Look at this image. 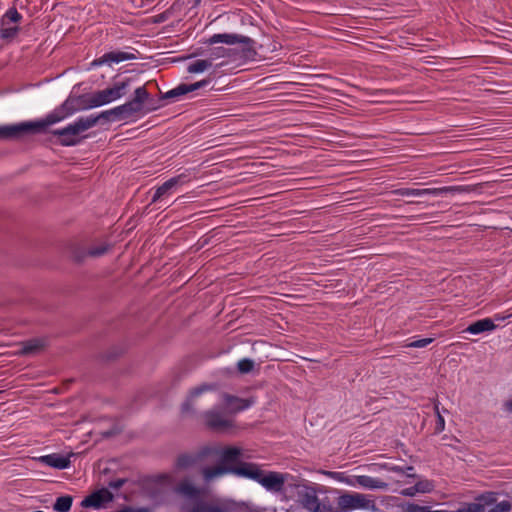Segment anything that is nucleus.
Returning a JSON list of instances; mask_svg holds the SVG:
<instances>
[{"mask_svg":"<svg viewBox=\"0 0 512 512\" xmlns=\"http://www.w3.org/2000/svg\"><path fill=\"white\" fill-rule=\"evenodd\" d=\"M403 512H412V511H411V508L409 507V505L404 509V511H403Z\"/></svg>","mask_w":512,"mask_h":512,"instance_id":"nucleus-52","label":"nucleus"},{"mask_svg":"<svg viewBox=\"0 0 512 512\" xmlns=\"http://www.w3.org/2000/svg\"><path fill=\"white\" fill-rule=\"evenodd\" d=\"M219 218V215H211V216H208L207 219L210 221V222H214L215 220H217Z\"/></svg>","mask_w":512,"mask_h":512,"instance_id":"nucleus-50","label":"nucleus"},{"mask_svg":"<svg viewBox=\"0 0 512 512\" xmlns=\"http://www.w3.org/2000/svg\"><path fill=\"white\" fill-rule=\"evenodd\" d=\"M124 483H125V479H117V480L111 481L109 483V486L114 489H119L124 485Z\"/></svg>","mask_w":512,"mask_h":512,"instance_id":"nucleus-45","label":"nucleus"},{"mask_svg":"<svg viewBox=\"0 0 512 512\" xmlns=\"http://www.w3.org/2000/svg\"><path fill=\"white\" fill-rule=\"evenodd\" d=\"M504 408L507 412H512V399L505 402Z\"/></svg>","mask_w":512,"mask_h":512,"instance_id":"nucleus-49","label":"nucleus"},{"mask_svg":"<svg viewBox=\"0 0 512 512\" xmlns=\"http://www.w3.org/2000/svg\"><path fill=\"white\" fill-rule=\"evenodd\" d=\"M80 111L99 107L95 92L76 95Z\"/></svg>","mask_w":512,"mask_h":512,"instance_id":"nucleus-23","label":"nucleus"},{"mask_svg":"<svg viewBox=\"0 0 512 512\" xmlns=\"http://www.w3.org/2000/svg\"><path fill=\"white\" fill-rule=\"evenodd\" d=\"M494 504V507H496V509H498L499 512H509L512 508L511 503L507 500L501 501L500 503H496L495 501L492 505Z\"/></svg>","mask_w":512,"mask_h":512,"instance_id":"nucleus-42","label":"nucleus"},{"mask_svg":"<svg viewBox=\"0 0 512 512\" xmlns=\"http://www.w3.org/2000/svg\"><path fill=\"white\" fill-rule=\"evenodd\" d=\"M433 341H434L433 338H423V339L415 340V341L407 344V347L422 348V347H426L427 345L431 344Z\"/></svg>","mask_w":512,"mask_h":512,"instance_id":"nucleus-40","label":"nucleus"},{"mask_svg":"<svg viewBox=\"0 0 512 512\" xmlns=\"http://www.w3.org/2000/svg\"><path fill=\"white\" fill-rule=\"evenodd\" d=\"M211 66H212L211 59H208V58L207 59H199V60H196V61L192 62L191 64H189V66L187 67V71L191 74H197V73L204 72Z\"/></svg>","mask_w":512,"mask_h":512,"instance_id":"nucleus-28","label":"nucleus"},{"mask_svg":"<svg viewBox=\"0 0 512 512\" xmlns=\"http://www.w3.org/2000/svg\"><path fill=\"white\" fill-rule=\"evenodd\" d=\"M416 493L418 492L414 491V486L408 487L403 491V494L406 496H414Z\"/></svg>","mask_w":512,"mask_h":512,"instance_id":"nucleus-48","label":"nucleus"},{"mask_svg":"<svg viewBox=\"0 0 512 512\" xmlns=\"http://www.w3.org/2000/svg\"><path fill=\"white\" fill-rule=\"evenodd\" d=\"M122 61L135 60L137 57L133 53L121 51Z\"/></svg>","mask_w":512,"mask_h":512,"instance_id":"nucleus-46","label":"nucleus"},{"mask_svg":"<svg viewBox=\"0 0 512 512\" xmlns=\"http://www.w3.org/2000/svg\"><path fill=\"white\" fill-rule=\"evenodd\" d=\"M254 361L248 358L241 359L237 363L238 371L241 374L250 373L254 369Z\"/></svg>","mask_w":512,"mask_h":512,"instance_id":"nucleus-35","label":"nucleus"},{"mask_svg":"<svg viewBox=\"0 0 512 512\" xmlns=\"http://www.w3.org/2000/svg\"><path fill=\"white\" fill-rule=\"evenodd\" d=\"M119 62H122L121 51H110L95 59L92 62V66H101L105 63L111 64Z\"/></svg>","mask_w":512,"mask_h":512,"instance_id":"nucleus-26","label":"nucleus"},{"mask_svg":"<svg viewBox=\"0 0 512 512\" xmlns=\"http://www.w3.org/2000/svg\"><path fill=\"white\" fill-rule=\"evenodd\" d=\"M199 457L192 454H182L178 456L176 465L179 469H187L193 466Z\"/></svg>","mask_w":512,"mask_h":512,"instance_id":"nucleus-31","label":"nucleus"},{"mask_svg":"<svg viewBox=\"0 0 512 512\" xmlns=\"http://www.w3.org/2000/svg\"><path fill=\"white\" fill-rule=\"evenodd\" d=\"M337 509L339 511H351L354 510V494L345 493L337 499Z\"/></svg>","mask_w":512,"mask_h":512,"instance_id":"nucleus-27","label":"nucleus"},{"mask_svg":"<svg viewBox=\"0 0 512 512\" xmlns=\"http://www.w3.org/2000/svg\"><path fill=\"white\" fill-rule=\"evenodd\" d=\"M111 249L112 245L104 241L75 240L68 246L70 258L77 264L83 263L88 257H101Z\"/></svg>","mask_w":512,"mask_h":512,"instance_id":"nucleus-7","label":"nucleus"},{"mask_svg":"<svg viewBox=\"0 0 512 512\" xmlns=\"http://www.w3.org/2000/svg\"><path fill=\"white\" fill-rule=\"evenodd\" d=\"M73 497L70 495L60 496L56 499L53 509L57 512H68L71 509Z\"/></svg>","mask_w":512,"mask_h":512,"instance_id":"nucleus-30","label":"nucleus"},{"mask_svg":"<svg viewBox=\"0 0 512 512\" xmlns=\"http://www.w3.org/2000/svg\"><path fill=\"white\" fill-rule=\"evenodd\" d=\"M22 20V15L15 7L9 8L2 16L0 21V37L3 40H13L20 31L18 25L11 26V24H18Z\"/></svg>","mask_w":512,"mask_h":512,"instance_id":"nucleus-11","label":"nucleus"},{"mask_svg":"<svg viewBox=\"0 0 512 512\" xmlns=\"http://www.w3.org/2000/svg\"><path fill=\"white\" fill-rule=\"evenodd\" d=\"M213 387L208 384H202L192 389L181 406L182 414H193L195 412L196 399L205 391L211 390Z\"/></svg>","mask_w":512,"mask_h":512,"instance_id":"nucleus-17","label":"nucleus"},{"mask_svg":"<svg viewBox=\"0 0 512 512\" xmlns=\"http://www.w3.org/2000/svg\"><path fill=\"white\" fill-rule=\"evenodd\" d=\"M210 82H211V79L207 78V79H203L201 81L195 82V83H190V84L186 83V88H187L188 93H191L200 88L207 86Z\"/></svg>","mask_w":512,"mask_h":512,"instance_id":"nucleus-38","label":"nucleus"},{"mask_svg":"<svg viewBox=\"0 0 512 512\" xmlns=\"http://www.w3.org/2000/svg\"><path fill=\"white\" fill-rule=\"evenodd\" d=\"M132 116L124 104L114 107L110 110L100 112L101 120L106 122L122 121Z\"/></svg>","mask_w":512,"mask_h":512,"instance_id":"nucleus-18","label":"nucleus"},{"mask_svg":"<svg viewBox=\"0 0 512 512\" xmlns=\"http://www.w3.org/2000/svg\"><path fill=\"white\" fill-rule=\"evenodd\" d=\"M223 400L226 406V409L229 413L235 414L240 411H243L249 408L253 403V399H242L237 396H233L230 394H223Z\"/></svg>","mask_w":512,"mask_h":512,"instance_id":"nucleus-16","label":"nucleus"},{"mask_svg":"<svg viewBox=\"0 0 512 512\" xmlns=\"http://www.w3.org/2000/svg\"><path fill=\"white\" fill-rule=\"evenodd\" d=\"M187 94H188V91L186 88V83H182V84L178 85L177 87H175L165 93H161V99L174 100V99H177V98L187 95Z\"/></svg>","mask_w":512,"mask_h":512,"instance_id":"nucleus-29","label":"nucleus"},{"mask_svg":"<svg viewBox=\"0 0 512 512\" xmlns=\"http://www.w3.org/2000/svg\"><path fill=\"white\" fill-rule=\"evenodd\" d=\"M117 512H150V510L148 508H133L130 506H126Z\"/></svg>","mask_w":512,"mask_h":512,"instance_id":"nucleus-43","label":"nucleus"},{"mask_svg":"<svg viewBox=\"0 0 512 512\" xmlns=\"http://www.w3.org/2000/svg\"><path fill=\"white\" fill-rule=\"evenodd\" d=\"M227 52H228L227 48L214 47L209 50V58L208 59H211V62H213L214 59L226 58V55H228Z\"/></svg>","mask_w":512,"mask_h":512,"instance_id":"nucleus-36","label":"nucleus"},{"mask_svg":"<svg viewBox=\"0 0 512 512\" xmlns=\"http://www.w3.org/2000/svg\"><path fill=\"white\" fill-rule=\"evenodd\" d=\"M319 498L316 495V492L314 490L306 491L304 494L301 495V505L303 508L310 512H317L319 511Z\"/></svg>","mask_w":512,"mask_h":512,"instance_id":"nucleus-22","label":"nucleus"},{"mask_svg":"<svg viewBox=\"0 0 512 512\" xmlns=\"http://www.w3.org/2000/svg\"><path fill=\"white\" fill-rule=\"evenodd\" d=\"M407 470L411 471V470H413V467L409 466V467H407Z\"/></svg>","mask_w":512,"mask_h":512,"instance_id":"nucleus-55","label":"nucleus"},{"mask_svg":"<svg viewBox=\"0 0 512 512\" xmlns=\"http://www.w3.org/2000/svg\"><path fill=\"white\" fill-rule=\"evenodd\" d=\"M177 495L192 505L183 507L185 512H234L233 505L221 499L204 500L205 490L195 486L191 480L183 479L174 488Z\"/></svg>","mask_w":512,"mask_h":512,"instance_id":"nucleus-2","label":"nucleus"},{"mask_svg":"<svg viewBox=\"0 0 512 512\" xmlns=\"http://www.w3.org/2000/svg\"><path fill=\"white\" fill-rule=\"evenodd\" d=\"M390 470L394 471V472H402L403 471V469L401 467H398V466H394Z\"/></svg>","mask_w":512,"mask_h":512,"instance_id":"nucleus-51","label":"nucleus"},{"mask_svg":"<svg viewBox=\"0 0 512 512\" xmlns=\"http://www.w3.org/2000/svg\"><path fill=\"white\" fill-rule=\"evenodd\" d=\"M168 19V11H165L163 13H160L159 15H157L156 19H155V23H161V22H164Z\"/></svg>","mask_w":512,"mask_h":512,"instance_id":"nucleus-47","label":"nucleus"},{"mask_svg":"<svg viewBox=\"0 0 512 512\" xmlns=\"http://www.w3.org/2000/svg\"><path fill=\"white\" fill-rule=\"evenodd\" d=\"M317 512H338V509L333 507L326 498V500L319 501V511Z\"/></svg>","mask_w":512,"mask_h":512,"instance_id":"nucleus-41","label":"nucleus"},{"mask_svg":"<svg viewBox=\"0 0 512 512\" xmlns=\"http://www.w3.org/2000/svg\"><path fill=\"white\" fill-rule=\"evenodd\" d=\"M189 181L187 174H179L165 181L162 185L156 188L155 192L151 197L150 204L157 203L171 196L177 187L187 183Z\"/></svg>","mask_w":512,"mask_h":512,"instance_id":"nucleus-12","label":"nucleus"},{"mask_svg":"<svg viewBox=\"0 0 512 512\" xmlns=\"http://www.w3.org/2000/svg\"><path fill=\"white\" fill-rule=\"evenodd\" d=\"M101 121L100 113L97 115H89L87 117H79L74 121L80 131L83 133L90 128L95 127Z\"/></svg>","mask_w":512,"mask_h":512,"instance_id":"nucleus-24","label":"nucleus"},{"mask_svg":"<svg viewBox=\"0 0 512 512\" xmlns=\"http://www.w3.org/2000/svg\"><path fill=\"white\" fill-rule=\"evenodd\" d=\"M496 496L495 492H484L475 497L474 502L463 503L455 511L432 510L429 506H420L418 504H409V507L412 512H485L486 507L491 506V504L497 501Z\"/></svg>","mask_w":512,"mask_h":512,"instance_id":"nucleus-8","label":"nucleus"},{"mask_svg":"<svg viewBox=\"0 0 512 512\" xmlns=\"http://www.w3.org/2000/svg\"><path fill=\"white\" fill-rule=\"evenodd\" d=\"M202 218H197V219H194L193 222H197L199 220H201Z\"/></svg>","mask_w":512,"mask_h":512,"instance_id":"nucleus-56","label":"nucleus"},{"mask_svg":"<svg viewBox=\"0 0 512 512\" xmlns=\"http://www.w3.org/2000/svg\"><path fill=\"white\" fill-rule=\"evenodd\" d=\"M482 184L476 185H464V186H445L440 188H398L392 190L390 193L394 196H400L407 198L405 201L407 204H423L426 203L423 200L426 196H442V195H456L461 193L475 192L480 188Z\"/></svg>","mask_w":512,"mask_h":512,"instance_id":"nucleus-5","label":"nucleus"},{"mask_svg":"<svg viewBox=\"0 0 512 512\" xmlns=\"http://www.w3.org/2000/svg\"><path fill=\"white\" fill-rule=\"evenodd\" d=\"M164 100L165 99H161V96L158 99H155L149 93V100H147V102L145 103L144 110L141 113L147 114V113H150V112H153V111L159 109L160 107H162L164 105L163 104Z\"/></svg>","mask_w":512,"mask_h":512,"instance_id":"nucleus-33","label":"nucleus"},{"mask_svg":"<svg viewBox=\"0 0 512 512\" xmlns=\"http://www.w3.org/2000/svg\"><path fill=\"white\" fill-rule=\"evenodd\" d=\"M205 425L216 432H224L234 426L232 419L226 417L224 412L216 409L209 410L203 414Z\"/></svg>","mask_w":512,"mask_h":512,"instance_id":"nucleus-13","label":"nucleus"},{"mask_svg":"<svg viewBox=\"0 0 512 512\" xmlns=\"http://www.w3.org/2000/svg\"><path fill=\"white\" fill-rule=\"evenodd\" d=\"M38 461L56 469H66L71 463L69 457H64L56 453L41 456L38 458Z\"/></svg>","mask_w":512,"mask_h":512,"instance_id":"nucleus-19","label":"nucleus"},{"mask_svg":"<svg viewBox=\"0 0 512 512\" xmlns=\"http://www.w3.org/2000/svg\"><path fill=\"white\" fill-rule=\"evenodd\" d=\"M79 111L76 94L71 93L61 105L47 114L45 118L0 126V139L12 140L20 139L25 135L46 134L48 127L63 121Z\"/></svg>","mask_w":512,"mask_h":512,"instance_id":"nucleus-1","label":"nucleus"},{"mask_svg":"<svg viewBox=\"0 0 512 512\" xmlns=\"http://www.w3.org/2000/svg\"><path fill=\"white\" fill-rule=\"evenodd\" d=\"M132 82V78H125L122 81L114 82L111 86L118 99L127 94V90Z\"/></svg>","mask_w":512,"mask_h":512,"instance_id":"nucleus-32","label":"nucleus"},{"mask_svg":"<svg viewBox=\"0 0 512 512\" xmlns=\"http://www.w3.org/2000/svg\"><path fill=\"white\" fill-rule=\"evenodd\" d=\"M434 483L431 480H420L414 485V491L418 493H429L434 489Z\"/></svg>","mask_w":512,"mask_h":512,"instance_id":"nucleus-34","label":"nucleus"},{"mask_svg":"<svg viewBox=\"0 0 512 512\" xmlns=\"http://www.w3.org/2000/svg\"><path fill=\"white\" fill-rule=\"evenodd\" d=\"M44 347H45L44 339H39V338L30 339V340H27L22 343L20 354L25 355V356L36 354V353L40 352L41 350H43Z\"/></svg>","mask_w":512,"mask_h":512,"instance_id":"nucleus-21","label":"nucleus"},{"mask_svg":"<svg viewBox=\"0 0 512 512\" xmlns=\"http://www.w3.org/2000/svg\"><path fill=\"white\" fill-rule=\"evenodd\" d=\"M206 52H207L206 49H204L203 47H199V48L195 49V51L193 53H191L190 55H188L184 59H189V58H194V57H198V56H203V55H205Z\"/></svg>","mask_w":512,"mask_h":512,"instance_id":"nucleus-44","label":"nucleus"},{"mask_svg":"<svg viewBox=\"0 0 512 512\" xmlns=\"http://www.w3.org/2000/svg\"><path fill=\"white\" fill-rule=\"evenodd\" d=\"M330 475L338 481L344 482L350 486H360L368 490L386 489L388 486L383 480L366 475L344 476L339 472H331Z\"/></svg>","mask_w":512,"mask_h":512,"instance_id":"nucleus-10","label":"nucleus"},{"mask_svg":"<svg viewBox=\"0 0 512 512\" xmlns=\"http://www.w3.org/2000/svg\"><path fill=\"white\" fill-rule=\"evenodd\" d=\"M113 500V494L106 488H102L100 490L94 491L90 495L86 496L82 502L81 506L83 508H95L99 509L103 507L106 503H109Z\"/></svg>","mask_w":512,"mask_h":512,"instance_id":"nucleus-14","label":"nucleus"},{"mask_svg":"<svg viewBox=\"0 0 512 512\" xmlns=\"http://www.w3.org/2000/svg\"><path fill=\"white\" fill-rule=\"evenodd\" d=\"M47 133L51 134V136L48 138L50 143L63 147L77 146L87 138V135H81L82 132L77 127L75 122L70 123L60 129L51 130L48 128Z\"/></svg>","mask_w":512,"mask_h":512,"instance_id":"nucleus-9","label":"nucleus"},{"mask_svg":"<svg viewBox=\"0 0 512 512\" xmlns=\"http://www.w3.org/2000/svg\"><path fill=\"white\" fill-rule=\"evenodd\" d=\"M242 478H247L261 484L266 490L280 492L283 490L286 477L275 471H264L256 463L244 462Z\"/></svg>","mask_w":512,"mask_h":512,"instance_id":"nucleus-6","label":"nucleus"},{"mask_svg":"<svg viewBox=\"0 0 512 512\" xmlns=\"http://www.w3.org/2000/svg\"><path fill=\"white\" fill-rule=\"evenodd\" d=\"M217 43H224L227 45H235L239 44L240 48H227L228 52L226 58L236 60H255L257 56V51L255 48L256 42L247 36L239 35V34H230V33H222V34H214L210 38L203 41V44L214 45Z\"/></svg>","mask_w":512,"mask_h":512,"instance_id":"nucleus-4","label":"nucleus"},{"mask_svg":"<svg viewBox=\"0 0 512 512\" xmlns=\"http://www.w3.org/2000/svg\"><path fill=\"white\" fill-rule=\"evenodd\" d=\"M147 100H149V92L146 86L143 85L134 90L132 99L124 103V105L131 115L139 114L144 110Z\"/></svg>","mask_w":512,"mask_h":512,"instance_id":"nucleus-15","label":"nucleus"},{"mask_svg":"<svg viewBox=\"0 0 512 512\" xmlns=\"http://www.w3.org/2000/svg\"><path fill=\"white\" fill-rule=\"evenodd\" d=\"M95 94H96V98H97L99 107L107 105V104L118 99L111 86H109L103 90L95 91Z\"/></svg>","mask_w":512,"mask_h":512,"instance_id":"nucleus-25","label":"nucleus"},{"mask_svg":"<svg viewBox=\"0 0 512 512\" xmlns=\"http://www.w3.org/2000/svg\"><path fill=\"white\" fill-rule=\"evenodd\" d=\"M434 409H435V413L437 415V421H436L435 431L434 432L436 434H438V433L442 432L445 429V420H444V417L441 415V413L439 411L438 403H436L434 405Z\"/></svg>","mask_w":512,"mask_h":512,"instance_id":"nucleus-37","label":"nucleus"},{"mask_svg":"<svg viewBox=\"0 0 512 512\" xmlns=\"http://www.w3.org/2000/svg\"><path fill=\"white\" fill-rule=\"evenodd\" d=\"M496 328L493 320L490 318H484L478 320L476 322L471 323L464 332H468L470 334H480L487 331H492Z\"/></svg>","mask_w":512,"mask_h":512,"instance_id":"nucleus-20","label":"nucleus"},{"mask_svg":"<svg viewBox=\"0 0 512 512\" xmlns=\"http://www.w3.org/2000/svg\"><path fill=\"white\" fill-rule=\"evenodd\" d=\"M105 435L106 436H110V435H112V433L111 432H106Z\"/></svg>","mask_w":512,"mask_h":512,"instance_id":"nucleus-54","label":"nucleus"},{"mask_svg":"<svg viewBox=\"0 0 512 512\" xmlns=\"http://www.w3.org/2000/svg\"><path fill=\"white\" fill-rule=\"evenodd\" d=\"M369 501L362 494H354V509L366 508Z\"/></svg>","mask_w":512,"mask_h":512,"instance_id":"nucleus-39","label":"nucleus"},{"mask_svg":"<svg viewBox=\"0 0 512 512\" xmlns=\"http://www.w3.org/2000/svg\"><path fill=\"white\" fill-rule=\"evenodd\" d=\"M495 319H496V320H500V319L502 320V319H504V317H500V316L496 315V316H495Z\"/></svg>","mask_w":512,"mask_h":512,"instance_id":"nucleus-53","label":"nucleus"},{"mask_svg":"<svg viewBox=\"0 0 512 512\" xmlns=\"http://www.w3.org/2000/svg\"><path fill=\"white\" fill-rule=\"evenodd\" d=\"M243 450L236 446H226L220 453V462L213 467L202 469V475L205 481L209 482L225 474H233L242 477L243 471Z\"/></svg>","mask_w":512,"mask_h":512,"instance_id":"nucleus-3","label":"nucleus"}]
</instances>
